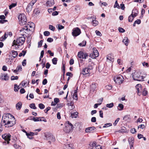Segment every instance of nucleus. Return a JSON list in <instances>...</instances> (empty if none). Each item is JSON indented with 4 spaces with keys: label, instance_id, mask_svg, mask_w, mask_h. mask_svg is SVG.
I'll list each match as a JSON object with an SVG mask.
<instances>
[{
    "label": "nucleus",
    "instance_id": "obj_48",
    "mask_svg": "<svg viewBox=\"0 0 149 149\" xmlns=\"http://www.w3.org/2000/svg\"><path fill=\"white\" fill-rule=\"evenodd\" d=\"M112 125V124L111 123H106L104 124V125L103 126V127L105 128L108 127Z\"/></svg>",
    "mask_w": 149,
    "mask_h": 149
},
{
    "label": "nucleus",
    "instance_id": "obj_28",
    "mask_svg": "<svg viewBox=\"0 0 149 149\" xmlns=\"http://www.w3.org/2000/svg\"><path fill=\"white\" fill-rule=\"evenodd\" d=\"M113 7L114 8H117L118 9H119L120 8L119 5L117 1L116 0L115 1V4L114 6Z\"/></svg>",
    "mask_w": 149,
    "mask_h": 149
},
{
    "label": "nucleus",
    "instance_id": "obj_27",
    "mask_svg": "<svg viewBox=\"0 0 149 149\" xmlns=\"http://www.w3.org/2000/svg\"><path fill=\"white\" fill-rule=\"evenodd\" d=\"M148 93V91L146 90V88H144L143 89V91L142 92V94L143 96H146Z\"/></svg>",
    "mask_w": 149,
    "mask_h": 149
},
{
    "label": "nucleus",
    "instance_id": "obj_5",
    "mask_svg": "<svg viewBox=\"0 0 149 149\" xmlns=\"http://www.w3.org/2000/svg\"><path fill=\"white\" fill-rule=\"evenodd\" d=\"M132 77L134 80L137 81H142L143 79V76L141 75L140 72H136L132 75Z\"/></svg>",
    "mask_w": 149,
    "mask_h": 149
},
{
    "label": "nucleus",
    "instance_id": "obj_38",
    "mask_svg": "<svg viewBox=\"0 0 149 149\" xmlns=\"http://www.w3.org/2000/svg\"><path fill=\"white\" fill-rule=\"evenodd\" d=\"M86 41H83L81 43L79 44V45L81 46H85L86 45Z\"/></svg>",
    "mask_w": 149,
    "mask_h": 149
},
{
    "label": "nucleus",
    "instance_id": "obj_32",
    "mask_svg": "<svg viewBox=\"0 0 149 149\" xmlns=\"http://www.w3.org/2000/svg\"><path fill=\"white\" fill-rule=\"evenodd\" d=\"M114 106V104L113 103H111L110 104H106V107L109 108H111Z\"/></svg>",
    "mask_w": 149,
    "mask_h": 149
},
{
    "label": "nucleus",
    "instance_id": "obj_46",
    "mask_svg": "<svg viewBox=\"0 0 149 149\" xmlns=\"http://www.w3.org/2000/svg\"><path fill=\"white\" fill-rule=\"evenodd\" d=\"M14 147L16 149H20L21 148H19L20 146L17 143H15L14 145Z\"/></svg>",
    "mask_w": 149,
    "mask_h": 149
},
{
    "label": "nucleus",
    "instance_id": "obj_31",
    "mask_svg": "<svg viewBox=\"0 0 149 149\" xmlns=\"http://www.w3.org/2000/svg\"><path fill=\"white\" fill-rule=\"evenodd\" d=\"M93 25L94 26H96L98 24V22L96 20H95L93 21Z\"/></svg>",
    "mask_w": 149,
    "mask_h": 149
},
{
    "label": "nucleus",
    "instance_id": "obj_25",
    "mask_svg": "<svg viewBox=\"0 0 149 149\" xmlns=\"http://www.w3.org/2000/svg\"><path fill=\"white\" fill-rule=\"evenodd\" d=\"M118 110L120 111L123 109L124 108L123 105L121 104H118Z\"/></svg>",
    "mask_w": 149,
    "mask_h": 149
},
{
    "label": "nucleus",
    "instance_id": "obj_26",
    "mask_svg": "<svg viewBox=\"0 0 149 149\" xmlns=\"http://www.w3.org/2000/svg\"><path fill=\"white\" fill-rule=\"evenodd\" d=\"M77 90H75L73 94V98L76 100H77Z\"/></svg>",
    "mask_w": 149,
    "mask_h": 149
},
{
    "label": "nucleus",
    "instance_id": "obj_60",
    "mask_svg": "<svg viewBox=\"0 0 149 149\" xmlns=\"http://www.w3.org/2000/svg\"><path fill=\"white\" fill-rule=\"evenodd\" d=\"M22 65L23 66H24L26 65V60L24 59L23 60L22 63Z\"/></svg>",
    "mask_w": 149,
    "mask_h": 149
},
{
    "label": "nucleus",
    "instance_id": "obj_20",
    "mask_svg": "<svg viewBox=\"0 0 149 149\" xmlns=\"http://www.w3.org/2000/svg\"><path fill=\"white\" fill-rule=\"evenodd\" d=\"M95 128V127L94 126L88 127L86 128L85 132L87 133L89 132H90V131L94 130Z\"/></svg>",
    "mask_w": 149,
    "mask_h": 149
},
{
    "label": "nucleus",
    "instance_id": "obj_37",
    "mask_svg": "<svg viewBox=\"0 0 149 149\" xmlns=\"http://www.w3.org/2000/svg\"><path fill=\"white\" fill-rule=\"evenodd\" d=\"M56 27L58 30H61L64 28V26L60 24H58L56 25Z\"/></svg>",
    "mask_w": 149,
    "mask_h": 149
},
{
    "label": "nucleus",
    "instance_id": "obj_13",
    "mask_svg": "<svg viewBox=\"0 0 149 149\" xmlns=\"http://www.w3.org/2000/svg\"><path fill=\"white\" fill-rule=\"evenodd\" d=\"M93 54H92L93 58H95L98 56L99 55V52L96 48H93Z\"/></svg>",
    "mask_w": 149,
    "mask_h": 149
},
{
    "label": "nucleus",
    "instance_id": "obj_8",
    "mask_svg": "<svg viewBox=\"0 0 149 149\" xmlns=\"http://www.w3.org/2000/svg\"><path fill=\"white\" fill-rule=\"evenodd\" d=\"M123 78L121 75H119L116 77H115L114 78V81L116 83L119 84H122L123 81Z\"/></svg>",
    "mask_w": 149,
    "mask_h": 149
},
{
    "label": "nucleus",
    "instance_id": "obj_36",
    "mask_svg": "<svg viewBox=\"0 0 149 149\" xmlns=\"http://www.w3.org/2000/svg\"><path fill=\"white\" fill-rule=\"evenodd\" d=\"M53 63L54 65H56L57 64V58H54L52 60Z\"/></svg>",
    "mask_w": 149,
    "mask_h": 149
},
{
    "label": "nucleus",
    "instance_id": "obj_23",
    "mask_svg": "<svg viewBox=\"0 0 149 149\" xmlns=\"http://www.w3.org/2000/svg\"><path fill=\"white\" fill-rule=\"evenodd\" d=\"M11 52L12 53V56L14 58H15L18 55V53L17 51L12 50Z\"/></svg>",
    "mask_w": 149,
    "mask_h": 149
},
{
    "label": "nucleus",
    "instance_id": "obj_9",
    "mask_svg": "<svg viewBox=\"0 0 149 149\" xmlns=\"http://www.w3.org/2000/svg\"><path fill=\"white\" fill-rule=\"evenodd\" d=\"M2 136L3 139H4L5 141L4 142H3V143H6V141L7 143L9 144V141L10 140V134H5L4 135H3Z\"/></svg>",
    "mask_w": 149,
    "mask_h": 149
},
{
    "label": "nucleus",
    "instance_id": "obj_42",
    "mask_svg": "<svg viewBox=\"0 0 149 149\" xmlns=\"http://www.w3.org/2000/svg\"><path fill=\"white\" fill-rule=\"evenodd\" d=\"M24 30L27 31L28 30V26H26L22 28L20 31L21 32L23 31Z\"/></svg>",
    "mask_w": 149,
    "mask_h": 149
},
{
    "label": "nucleus",
    "instance_id": "obj_45",
    "mask_svg": "<svg viewBox=\"0 0 149 149\" xmlns=\"http://www.w3.org/2000/svg\"><path fill=\"white\" fill-rule=\"evenodd\" d=\"M73 103L72 102H70L69 103H68V104L69 106H71V109H72L74 108V107L73 106Z\"/></svg>",
    "mask_w": 149,
    "mask_h": 149
},
{
    "label": "nucleus",
    "instance_id": "obj_24",
    "mask_svg": "<svg viewBox=\"0 0 149 149\" xmlns=\"http://www.w3.org/2000/svg\"><path fill=\"white\" fill-rule=\"evenodd\" d=\"M78 114V113L77 112L71 113L70 117L72 118H76L77 117Z\"/></svg>",
    "mask_w": 149,
    "mask_h": 149
},
{
    "label": "nucleus",
    "instance_id": "obj_15",
    "mask_svg": "<svg viewBox=\"0 0 149 149\" xmlns=\"http://www.w3.org/2000/svg\"><path fill=\"white\" fill-rule=\"evenodd\" d=\"M137 10L136 9H133L132 12V14L129 16L128 18V21L129 22H132L134 19V17L133 15V13H134V11H137Z\"/></svg>",
    "mask_w": 149,
    "mask_h": 149
},
{
    "label": "nucleus",
    "instance_id": "obj_14",
    "mask_svg": "<svg viewBox=\"0 0 149 149\" xmlns=\"http://www.w3.org/2000/svg\"><path fill=\"white\" fill-rule=\"evenodd\" d=\"M97 86V84L95 83H93L91 86L90 91L94 92L95 91H96Z\"/></svg>",
    "mask_w": 149,
    "mask_h": 149
},
{
    "label": "nucleus",
    "instance_id": "obj_1",
    "mask_svg": "<svg viewBox=\"0 0 149 149\" xmlns=\"http://www.w3.org/2000/svg\"><path fill=\"white\" fill-rule=\"evenodd\" d=\"M2 120L5 124L6 127H12L16 123V120L14 116L9 113L3 116Z\"/></svg>",
    "mask_w": 149,
    "mask_h": 149
},
{
    "label": "nucleus",
    "instance_id": "obj_18",
    "mask_svg": "<svg viewBox=\"0 0 149 149\" xmlns=\"http://www.w3.org/2000/svg\"><path fill=\"white\" fill-rule=\"evenodd\" d=\"M123 42L124 43L126 46H127L128 43L130 42V40L127 37H125L123 40Z\"/></svg>",
    "mask_w": 149,
    "mask_h": 149
},
{
    "label": "nucleus",
    "instance_id": "obj_54",
    "mask_svg": "<svg viewBox=\"0 0 149 149\" xmlns=\"http://www.w3.org/2000/svg\"><path fill=\"white\" fill-rule=\"evenodd\" d=\"M6 35H7L6 34V33H5L4 35V38H3V37H1L0 38V40L1 41H3L6 39L7 38V37H6Z\"/></svg>",
    "mask_w": 149,
    "mask_h": 149
},
{
    "label": "nucleus",
    "instance_id": "obj_6",
    "mask_svg": "<svg viewBox=\"0 0 149 149\" xmlns=\"http://www.w3.org/2000/svg\"><path fill=\"white\" fill-rule=\"evenodd\" d=\"M93 69V67L91 66H88L87 67L83 68L81 70V73L83 75H86L88 74H90V71L91 70Z\"/></svg>",
    "mask_w": 149,
    "mask_h": 149
},
{
    "label": "nucleus",
    "instance_id": "obj_64",
    "mask_svg": "<svg viewBox=\"0 0 149 149\" xmlns=\"http://www.w3.org/2000/svg\"><path fill=\"white\" fill-rule=\"evenodd\" d=\"M136 24H139L141 23V20L140 19H137L134 22Z\"/></svg>",
    "mask_w": 149,
    "mask_h": 149
},
{
    "label": "nucleus",
    "instance_id": "obj_7",
    "mask_svg": "<svg viewBox=\"0 0 149 149\" xmlns=\"http://www.w3.org/2000/svg\"><path fill=\"white\" fill-rule=\"evenodd\" d=\"M45 136L46 138V139L49 140L48 142L49 143H51V142L54 141L55 139L54 137L52 134L50 133H47L45 134Z\"/></svg>",
    "mask_w": 149,
    "mask_h": 149
},
{
    "label": "nucleus",
    "instance_id": "obj_57",
    "mask_svg": "<svg viewBox=\"0 0 149 149\" xmlns=\"http://www.w3.org/2000/svg\"><path fill=\"white\" fill-rule=\"evenodd\" d=\"M120 118H118L116 119V120H115L114 123H113V125H114V126H115L116 125L117 123L118 122Z\"/></svg>",
    "mask_w": 149,
    "mask_h": 149
},
{
    "label": "nucleus",
    "instance_id": "obj_59",
    "mask_svg": "<svg viewBox=\"0 0 149 149\" xmlns=\"http://www.w3.org/2000/svg\"><path fill=\"white\" fill-rule=\"evenodd\" d=\"M47 41L49 42H51L53 41V39L51 38H49L47 39Z\"/></svg>",
    "mask_w": 149,
    "mask_h": 149
},
{
    "label": "nucleus",
    "instance_id": "obj_53",
    "mask_svg": "<svg viewBox=\"0 0 149 149\" xmlns=\"http://www.w3.org/2000/svg\"><path fill=\"white\" fill-rule=\"evenodd\" d=\"M37 0H32L29 3L33 6L37 1Z\"/></svg>",
    "mask_w": 149,
    "mask_h": 149
},
{
    "label": "nucleus",
    "instance_id": "obj_62",
    "mask_svg": "<svg viewBox=\"0 0 149 149\" xmlns=\"http://www.w3.org/2000/svg\"><path fill=\"white\" fill-rule=\"evenodd\" d=\"M120 8L122 10H124L125 8V5L123 3H121L120 4Z\"/></svg>",
    "mask_w": 149,
    "mask_h": 149
},
{
    "label": "nucleus",
    "instance_id": "obj_55",
    "mask_svg": "<svg viewBox=\"0 0 149 149\" xmlns=\"http://www.w3.org/2000/svg\"><path fill=\"white\" fill-rule=\"evenodd\" d=\"M118 31L119 32L121 33H123L125 32V30L123 28L119 27L118 29Z\"/></svg>",
    "mask_w": 149,
    "mask_h": 149
},
{
    "label": "nucleus",
    "instance_id": "obj_35",
    "mask_svg": "<svg viewBox=\"0 0 149 149\" xmlns=\"http://www.w3.org/2000/svg\"><path fill=\"white\" fill-rule=\"evenodd\" d=\"M141 84H137L136 86V88L137 89V94H138L139 93V92H140V90H139V88H138V87H141Z\"/></svg>",
    "mask_w": 149,
    "mask_h": 149
},
{
    "label": "nucleus",
    "instance_id": "obj_43",
    "mask_svg": "<svg viewBox=\"0 0 149 149\" xmlns=\"http://www.w3.org/2000/svg\"><path fill=\"white\" fill-rule=\"evenodd\" d=\"M49 28L50 29L53 31H54L55 29L54 26L51 25H49Z\"/></svg>",
    "mask_w": 149,
    "mask_h": 149
},
{
    "label": "nucleus",
    "instance_id": "obj_40",
    "mask_svg": "<svg viewBox=\"0 0 149 149\" xmlns=\"http://www.w3.org/2000/svg\"><path fill=\"white\" fill-rule=\"evenodd\" d=\"M39 107L41 109H43L45 107V105L42 103H40L38 104Z\"/></svg>",
    "mask_w": 149,
    "mask_h": 149
},
{
    "label": "nucleus",
    "instance_id": "obj_3",
    "mask_svg": "<svg viewBox=\"0 0 149 149\" xmlns=\"http://www.w3.org/2000/svg\"><path fill=\"white\" fill-rule=\"evenodd\" d=\"M73 128V125L69 121H68L65 124V127L64 128L63 130L66 133H69L72 131Z\"/></svg>",
    "mask_w": 149,
    "mask_h": 149
},
{
    "label": "nucleus",
    "instance_id": "obj_34",
    "mask_svg": "<svg viewBox=\"0 0 149 149\" xmlns=\"http://www.w3.org/2000/svg\"><path fill=\"white\" fill-rule=\"evenodd\" d=\"M89 148L90 149H92L93 148V147L95 146V143H90L89 144Z\"/></svg>",
    "mask_w": 149,
    "mask_h": 149
},
{
    "label": "nucleus",
    "instance_id": "obj_17",
    "mask_svg": "<svg viewBox=\"0 0 149 149\" xmlns=\"http://www.w3.org/2000/svg\"><path fill=\"white\" fill-rule=\"evenodd\" d=\"M1 78L3 80L7 81L9 79V77L8 76L7 74H3L1 75Z\"/></svg>",
    "mask_w": 149,
    "mask_h": 149
},
{
    "label": "nucleus",
    "instance_id": "obj_2",
    "mask_svg": "<svg viewBox=\"0 0 149 149\" xmlns=\"http://www.w3.org/2000/svg\"><path fill=\"white\" fill-rule=\"evenodd\" d=\"M25 38L23 37H19L16 39V40H14L12 46L15 45L16 49L19 48V46L22 45L25 42Z\"/></svg>",
    "mask_w": 149,
    "mask_h": 149
},
{
    "label": "nucleus",
    "instance_id": "obj_41",
    "mask_svg": "<svg viewBox=\"0 0 149 149\" xmlns=\"http://www.w3.org/2000/svg\"><path fill=\"white\" fill-rule=\"evenodd\" d=\"M123 119L125 121H128L130 119L129 116L128 115L125 116L123 118Z\"/></svg>",
    "mask_w": 149,
    "mask_h": 149
},
{
    "label": "nucleus",
    "instance_id": "obj_63",
    "mask_svg": "<svg viewBox=\"0 0 149 149\" xmlns=\"http://www.w3.org/2000/svg\"><path fill=\"white\" fill-rule=\"evenodd\" d=\"M47 83V80L46 79H45L43 81L42 84L43 85H45Z\"/></svg>",
    "mask_w": 149,
    "mask_h": 149
},
{
    "label": "nucleus",
    "instance_id": "obj_58",
    "mask_svg": "<svg viewBox=\"0 0 149 149\" xmlns=\"http://www.w3.org/2000/svg\"><path fill=\"white\" fill-rule=\"evenodd\" d=\"M34 12L35 13V14L36 15L38 14H39L40 12L39 10H38V9H35L34 10Z\"/></svg>",
    "mask_w": 149,
    "mask_h": 149
},
{
    "label": "nucleus",
    "instance_id": "obj_49",
    "mask_svg": "<svg viewBox=\"0 0 149 149\" xmlns=\"http://www.w3.org/2000/svg\"><path fill=\"white\" fill-rule=\"evenodd\" d=\"M18 78V77L17 76H12L11 77V80H14L17 79Z\"/></svg>",
    "mask_w": 149,
    "mask_h": 149
},
{
    "label": "nucleus",
    "instance_id": "obj_12",
    "mask_svg": "<svg viewBox=\"0 0 149 149\" xmlns=\"http://www.w3.org/2000/svg\"><path fill=\"white\" fill-rule=\"evenodd\" d=\"M134 138L132 137H130L128 141L130 146V149H132V148L133 147L134 145Z\"/></svg>",
    "mask_w": 149,
    "mask_h": 149
},
{
    "label": "nucleus",
    "instance_id": "obj_4",
    "mask_svg": "<svg viewBox=\"0 0 149 149\" xmlns=\"http://www.w3.org/2000/svg\"><path fill=\"white\" fill-rule=\"evenodd\" d=\"M18 19L19 21V24L21 25L25 24L26 23V17L24 14H20L18 16Z\"/></svg>",
    "mask_w": 149,
    "mask_h": 149
},
{
    "label": "nucleus",
    "instance_id": "obj_47",
    "mask_svg": "<svg viewBox=\"0 0 149 149\" xmlns=\"http://www.w3.org/2000/svg\"><path fill=\"white\" fill-rule=\"evenodd\" d=\"M44 34L45 36H48L50 35V33L47 31H45L44 32Z\"/></svg>",
    "mask_w": 149,
    "mask_h": 149
},
{
    "label": "nucleus",
    "instance_id": "obj_11",
    "mask_svg": "<svg viewBox=\"0 0 149 149\" xmlns=\"http://www.w3.org/2000/svg\"><path fill=\"white\" fill-rule=\"evenodd\" d=\"M78 57L80 58L86 59L88 56L87 53H84L82 51L79 52L77 55Z\"/></svg>",
    "mask_w": 149,
    "mask_h": 149
},
{
    "label": "nucleus",
    "instance_id": "obj_39",
    "mask_svg": "<svg viewBox=\"0 0 149 149\" xmlns=\"http://www.w3.org/2000/svg\"><path fill=\"white\" fill-rule=\"evenodd\" d=\"M105 88L108 90H110L112 89V86L111 85H108L105 86Z\"/></svg>",
    "mask_w": 149,
    "mask_h": 149
},
{
    "label": "nucleus",
    "instance_id": "obj_19",
    "mask_svg": "<svg viewBox=\"0 0 149 149\" xmlns=\"http://www.w3.org/2000/svg\"><path fill=\"white\" fill-rule=\"evenodd\" d=\"M33 8V6L31 5L29 3L26 7V11L28 13H29L30 11H31L32 10Z\"/></svg>",
    "mask_w": 149,
    "mask_h": 149
},
{
    "label": "nucleus",
    "instance_id": "obj_52",
    "mask_svg": "<svg viewBox=\"0 0 149 149\" xmlns=\"http://www.w3.org/2000/svg\"><path fill=\"white\" fill-rule=\"evenodd\" d=\"M43 42V41L42 40H41L40 41H39L38 42V47H40L42 46Z\"/></svg>",
    "mask_w": 149,
    "mask_h": 149
},
{
    "label": "nucleus",
    "instance_id": "obj_30",
    "mask_svg": "<svg viewBox=\"0 0 149 149\" xmlns=\"http://www.w3.org/2000/svg\"><path fill=\"white\" fill-rule=\"evenodd\" d=\"M29 26L30 28H31V29H29L30 31H32L33 30L34 28V25L33 23H32L30 25H29Z\"/></svg>",
    "mask_w": 149,
    "mask_h": 149
},
{
    "label": "nucleus",
    "instance_id": "obj_44",
    "mask_svg": "<svg viewBox=\"0 0 149 149\" xmlns=\"http://www.w3.org/2000/svg\"><path fill=\"white\" fill-rule=\"evenodd\" d=\"M40 117H33V120L34 121V122H37L39 121V119L40 118Z\"/></svg>",
    "mask_w": 149,
    "mask_h": 149
},
{
    "label": "nucleus",
    "instance_id": "obj_16",
    "mask_svg": "<svg viewBox=\"0 0 149 149\" xmlns=\"http://www.w3.org/2000/svg\"><path fill=\"white\" fill-rule=\"evenodd\" d=\"M54 4V0H48L46 3V4L47 7L51 6Z\"/></svg>",
    "mask_w": 149,
    "mask_h": 149
},
{
    "label": "nucleus",
    "instance_id": "obj_51",
    "mask_svg": "<svg viewBox=\"0 0 149 149\" xmlns=\"http://www.w3.org/2000/svg\"><path fill=\"white\" fill-rule=\"evenodd\" d=\"M107 60H108L110 61H111V54H108L107 56Z\"/></svg>",
    "mask_w": 149,
    "mask_h": 149
},
{
    "label": "nucleus",
    "instance_id": "obj_10",
    "mask_svg": "<svg viewBox=\"0 0 149 149\" xmlns=\"http://www.w3.org/2000/svg\"><path fill=\"white\" fill-rule=\"evenodd\" d=\"M81 33L80 29L79 28L77 27L73 29L72 34L74 36H77L79 35Z\"/></svg>",
    "mask_w": 149,
    "mask_h": 149
},
{
    "label": "nucleus",
    "instance_id": "obj_61",
    "mask_svg": "<svg viewBox=\"0 0 149 149\" xmlns=\"http://www.w3.org/2000/svg\"><path fill=\"white\" fill-rule=\"evenodd\" d=\"M16 69L18 71H21L22 70L21 66H17L16 68Z\"/></svg>",
    "mask_w": 149,
    "mask_h": 149
},
{
    "label": "nucleus",
    "instance_id": "obj_50",
    "mask_svg": "<svg viewBox=\"0 0 149 149\" xmlns=\"http://www.w3.org/2000/svg\"><path fill=\"white\" fill-rule=\"evenodd\" d=\"M39 119V121H43L44 122H46L47 120L44 117H40Z\"/></svg>",
    "mask_w": 149,
    "mask_h": 149
},
{
    "label": "nucleus",
    "instance_id": "obj_21",
    "mask_svg": "<svg viewBox=\"0 0 149 149\" xmlns=\"http://www.w3.org/2000/svg\"><path fill=\"white\" fill-rule=\"evenodd\" d=\"M22 104L21 102H18L16 105L17 109L18 110H19L22 107Z\"/></svg>",
    "mask_w": 149,
    "mask_h": 149
},
{
    "label": "nucleus",
    "instance_id": "obj_33",
    "mask_svg": "<svg viewBox=\"0 0 149 149\" xmlns=\"http://www.w3.org/2000/svg\"><path fill=\"white\" fill-rule=\"evenodd\" d=\"M17 5V3H12L9 6V8L10 9H11L13 7H15Z\"/></svg>",
    "mask_w": 149,
    "mask_h": 149
},
{
    "label": "nucleus",
    "instance_id": "obj_29",
    "mask_svg": "<svg viewBox=\"0 0 149 149\" xmlns=\"http://www.w3.org/2000/svg\"><path fill=\"white\" fill-rule=\"evenodd\" d=\"M30 107L31 108L34 109H36L37 107L35 106V104L34 103L31 104L29 105Z\"/></svg>",
    "mask_w": 149,
    "mask_h": 149
},
{
    "label": "nucleus",
    "instance_id": "obj_22",
    "mask_svg": "<svg viewBox=\"0 0 149 149\" xmlns=\"http://www.w3.org/2000/svg\"><path fill=\"white\" fill-rule=\"evenodd\" d=\"M37 134L38 132H30L29 133H26V136H30L32 137L34 135H36Z\"/></svg>",
    "mask_w": 149,
    "mask_h": 149
},
{
    "label": "nucleus",
    "instance_id": "obj_56",
    "mask_svg": "<svg viewBox=\"0 0 149 149\" xmlns=\"http://www.w3.org/2000/svg\"><path fill=\"white\" fill-rule=\"evenodd\" d=\"M95 32L96 33V34L97 35L99 36H102V34H101V32L100 31H97V30H96L95 31Z\"/></svg>",
    "mask_w": 149,
    "mask_h": 149
}]
</instances>
